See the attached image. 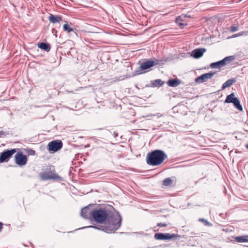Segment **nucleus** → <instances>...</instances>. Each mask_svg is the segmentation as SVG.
Segmentation results:
<instances>
[{
    "instance_id": "11",
    "label": "nucleus",
    "mask_w": 248,
    "mask_h": 248,
    "mask_svg": "<svg viewBox=\"0 0 248 248\" xmlns=\"http://www.w3.org/2000/svg\"><path fill=\"white\" fill-rule=\"evenodd\" d=\"M16 163L19 166H24L26 164L27 158L22 152H18L15 156Z\"/></svg>"
},
{
    "instance_id": "4",
    "label": "nucleus",
    "mask_w": 248,
    "mask_h": 248,
    "mask_svg": "<svg viewBox=\"0 0 248 248\" xmlns=\"http://www.w3.org/2000/svg\"><path fill=\"white\" fill-rule=\"evenodd\" d=\"M235 56H230L226 57L223 60L217 62H213L210 64V67L212 68H220L225 65L230 63L235 60Z\"/></svg>"
},
{
    "instance_id": "14",
    "label": "nucleus",
    "mask_w": 248,
    "mask_h": 248,
    "mask_svg": "<svg viewBox=\"0 0 248 248\" xmlns=\"http://www.w3.org/2000/svg\"><path fill=\"white\" fill-rule=\"evenodd\" d=\"M181 83V81L180 80L176 78H172L168 81L167 84L169 86L176 87L180 85Z\"/></svg>"
},
{
    "instance_id": "12",
    "label": "nucleus",
    "mask_w": 248,
    "mask_h": 248,
    "mask_svg": "<svg viewBox=\"0 0 248 248\" xmlns=\"http://www.w3.org/2000/svg\"><path fill=\"white\" fill-rule=\"evenodd\" d=\"M92 206V204H89L81 209V216L83 217L89 219H92V213L93 212V210H92L91 208Z\"/></svg>"
},
{
    "instance_id": "18",
    "label": "nucleus",
    "mask_w": 248,
    "mask_h": 248,
    "mask_svg": "<svg viewBox=\"0 0 248 248\" xmlns=\"http://www.w3.org/2000/svg\"><path fill=\"white\" fill-rule=\"evenodd\" d=\"M234 94L233 93H232L231 94L227 96L225 100V103H232L234 102L236 99L237 98L234 97Z\"/></svg>"
},
{
    "instance_id": "10",
    "label": "nucleus",
    "mask_w": 248,
    "mask_h": 248,
    "mask_svg": "<svg viewBox=\"0 0 248 248\" xmlns=\"http://www.w3.org/2000/svg\"><path fill=\"white\" fill-rule=\"evenodd\" d=\"M216 74L217 72H210L209 73L203 74L197 78L195 79V82L201 83L204 81H206L208 79H211Z\"/></svg>"
},
{
    "instance_id": "6",
    "label": "nucleus",
    "mask_w": 248,
    "mask_h": 248,
    "mask_svg": "<svg viewBox=\"0 0 248 248\" xmlns=\"http://www.w3.org/2000/svg\"><path fill=\"white\" fill-rule=\"evenodd\" d=\"M16 152V149L4 150L0 154V163L7 162L12 155Z\"/></svg>"
},
{
    "instance_id": "32",
    "label": "nucleus",
    "mask_w": 248,
    "mask_h": 248,
    "mask_svg": "<svg viewBox=\"0 0 248 248\" xmlns=\"http://www.w3.org/2000/svg\"><path fill=\"white\" fill-rule=\"evenodd\" d=\"M246 147L248 149V144L246 145Z\"/></svg>"
},
{
    "instance_id": "2",
    "label": "nucleus",
    "mask_w": 248,
    "mask_h": 248,
    "mask_svg": "<svg viewBox=\"0 0 248 248\" xmlns=\"http://www.w3.org/2000/svg\"><path fill=\"white\" fill-rule=\"evenodd\" d=\"M167 157V155L164 151L155 150L147 154L146 161L148 165L156 166L162 164Z\"/></svg>"
},
{
    "instance_id": "35",
    "label": "nucleus",
    "mask_w": 248,
    "mask_h": 248,
    "mask_svg": "<svg viewBox=\"0 0 248 248\" xmlns=\"http://www.w3.org/2000/svg\"><path fill=\"white\" fill-rule=\"evenodd\" d=\"M2 131L0 132V135L1 134H2Z\"/></svg>"
},
{
    "instance_id": "20",
    "label": "nucleus",
    "mask_w": 248,
    "mask_h": 248,
    "mask_svg": "<svg viewBox=\"0 0 248 248\" xmlns=\"http://www.w3.org/2000/svg\"><path fill=\"white\" fill-rule=\"evenodd\" d=\"M151 83L152 87L161 86L164 84V82H163L160 79H157L154 81H152Z\"/></svg>"
},
{
    "instance_id": "24",
    "label": "nucleus",
    "mask_w": 248,
    "mask_h": 248,
    "mask_svg": "<svg viewBox=\"0 0 248 248\" xmlns=\"http://www.w3.org/2000/svg\"><path fill=\"white\" fill-rule=\"evenodd\" d=\"M63 28L64 31H66L68 32H70L72 31H74V29L71 28L70 26L68 24H65L63 25Z\"/></svg>"
},
{
    "instance_id": "26",
    "label": "nucleus",
    "mask_w": 248,
    "mask_h": 248,
    "mask_svg": "<svg viewBox=\"0 0 248 248\" xmlns=\"http://www.w3.org/2000/svg\"><path fill=\"white\" fill-rule=\"evenodd\" d=\"M184 20H178L177 17L176 19V23L181 28H183L185 26L187 25L186 23H183Z\"/></svg>"
},
{
    "instance_id": "15",
    "label": "nucleus",
    "mask_w": 248,
    "mask_h": 248,
    "mask_svg": "<svg viewBox=\"0 0 248 248\" xmlns=\"http://www.w3.org/2000/svg\"><path fill=\"white\" fill-rule=\"evenodd\" d=\"M48 19L51 23H56L60 22L62 20V17L61 16L53 15L50 14L48 17Z\"/></svg>"
},
{
    "instance_id": "7",
    "label": "nucleus",
    "mask_w": 248,
    "mask_h": 248,
    "mask_svg": "<svg viewBox=\"0 0 248 248\" xmlns=\"http://www.w3.org/2000/svg\"><path fill=\"white\" fill-rule=\"evenodd\" d=\"M41 179L43 181H46L51 179H57L62 180V178L56 173H51L50 172H42L39 174Z\"/></svg>"
},
{
    "instance_id": "31",
    "label": "nucleus",
    "mask_w": 248,
    "mask_h": 248,
    "mask_svg": "<svg viewBox=\"0 0 248 248\" xmlns=\"http://www.w3.org/2000/svg\"><path fill=\"white\" fill-rule=\"evenodd\" d=\"M3 223L2 222H0V232L1 231L2 228H3Z\"/></svg>"
},
{
    "instance_id": "28",
    "label": "nucleus",
    "mask_w": 248,
    "mask_h": 248,
    "mask_svg": "<svg viewBox=\"0 0 248 248\" xmlns=\"http://www.w3.org/2000/svg\"><path fill=\"white\" fill-rule=\"evenodd\" d=\"M167 226V224L165 223H157V226L159 227H166Z\"/></svg>"
},
{
    "instance_id": "17",
    "label": "nucleus",
    "mask_w": 248,
    "mask_h": 248,
    "mask_svg": "<svg viewBox=\"0 0 248 248\" xmlns=\"http://www.w3.org/2000/svg\"><path fill=\"white\" fill-rule=\"evenodd\" d=\"M236 80L234 78H231L227 80L225 82H224L222 87L221 90H224L225 88L230 87L231 86L233 83L235 82Z\"/></svg>"
},
{
    "instance_id": "16",
    "label": "nucleus",
    "mask_w": 248,
    "mask_h": 248,
    "mask_svg": "<svg viewBox=\"0 0 248 248\" xmlns=\"http://www.w3.org/2000/svg\"><path fill=\"white\" fill-rule=\"evenodd\" d=\"M38 46L39 48L43 50H44L47 52L49 51L51 49L50 45L48 43H46L44 42L38 43Z\"/></svg>"
},
{
    "instance_id": "5",
    "label": "nucleus",
    "mask_w": 248,
    "mask_h": 248,
    "mask_svg": "<svg viewBox=\"0 0 248 248\" xmlns=\"http://www.w3.org/2000/svg\"><path fill=\"white\" fill-rule=\"evenodd\" d=\"M159 63L158 60H156L155 61L151 60L143 62L139 67V69L136 71V73L137 74L144 73L146 70Z\"/></svg>"
},
{
    "instance_id": "13",
    "label": "nucleus",
    "mask_w": 248,
    "mask_h": 248,
    "mask_svg": "<svg viewBox=\"0 0 248 248\" xmlns=\"http://www.w3.org/2000/svg\"><path fill=\"white\" fill-rule=\"evenodd\" d=\"M205 51V48H196L192 51L191 56L194 58L198 59L202 57Z\"/></svg>"
},
{
    "instance_id": "27",
    "label": "nucleus",
    "mask_w": 248,
    "mask_h": 248,
    "mask_svg": "<svg viewBox=\"0 0 248 248\" xmlns=\"http://www.w3.org/2000/svg\"><path fill=\"white\" fill-rule=\"evenodd\" d=\"M238 29H239L238 26H232L229 28V31L232 32H234L235 31H237L238 30Z\"/></svg>"
},
{
    "instance_id": "25",
    "label": "nucleus",
    "mask_w": 248,
    "mask_h": 248,
    "mask_svg": "<svg viewBox=\"0 0 248 248\" xmlns=\"http://www.w3.org/2000/svg\"><path fill=\"white\" fill-rule=\"evenodd\" d=\"M199 221L202 222L204 226H212V224L208 222L207 220L204 219V218H200L199 219Z\"/></svg>"
},
{
    "instance_id": "1",
    "label": "nucleus",
    "mask_w": 248,
    "mask_h": 248,
    "mask_svg": "<svg viewBox=\"0 0 248 248\" xmlns=\"http://www.w3.org/2000/svg\"><path fill=\"white\" fill-rule=\"evenodd\" d=\"M122 221V217L119 212L115 213H110L105 222L102 223V225H99L97 227L89 226L82 227L81 229L94 228L104 232L110 231L114 232L121 227ZM79 229L80 228L76 229V231Z\"/></svg>"
},
{
    "instance_id": "33",
    "label": "nucleus",
    "mask_w": 248,
    "mask_h": 248,
    "mask_svg": "<svg viewBox=\"0 0 248 248\" xmlns=\"http://www.w3.org/2000/svg\"><path fill=\"white\" fill-rule=\"evenodd\" d=\"M158 231V230L155 229V230H154V232H156V231Z\"/></svg>"
},
{
    "instance_id": "30",
    "label": "nucleus",
    "mask_w": 248,
    "mask_h": 248,
    "mask_svg": "<svg viewBox=\"0 0 248 248\" xmlns=\"http://www.w3.org/2000/svg\"><path fill=\"white\" fill-rule=\"evenodd\" d=\"M30 155H35V151L33 150H31Z\"/></svg>"
},
{
    "instance_id": "9",
    "label": "nucleus",
    "mask_w": 248,
    "mask_h": 248,
    "mask_svg": "<svg viewBox=\"0 0 248 248\" xmlns=\"http://www.w3.org/2000/svg\"><path fill=\"white\" fill-rule=\"evenodd\" d=\"M62 142L61 140H55L48 143V148L49 151L55 152L62 149Z\"/></svg>"
},
{
    "instance_id": "21",
    "label": "nucleus",
    "mask_w": 248,
    "mask_h": 248,
    "mask_svg": "<svg viewBox=\"0 0 248 248\" xmlns=\"http://www.w3.org/2000/svg\"><path fill=\"white\" fill-rule=\"evenodd\" d=\"M235 240L238 242H248V235H244L235 237Z\"/></svg>"
},
{
    "instance_id": "19",
    "label": "nucleus",
    "mask_w": 248,
    "mask_h": 248,
    "mask_svg": "<svg viewBox=\"0 0 248 248\" xmlns=\"http://www.w3.org/2000/svg\"><path fill=\"white\" fill-rule=\"evenodd\" d=\"M173 180L171 178H167L163 181L162 185L163 187L170 186L172 185Z\"/></svg>"
},
{
    "instance_id": "8",
    "label": "nucleus",
    "mask_w": 248,
    "mask_h": 248,
    "mask_svg": "<svg viewBox=\"0 0 248 248\" xmlns=\"http://www.w3.org/2000/svg\"><path fill=\"white\" fill-rule=\"evenodd\" d=\"M180 236L174 233H155V238L157 240H176Z\"/></svg>"
},
{
    "instance_id": "34",
    "label": "nucleus",
    "mask_w": 248,
    "mask_h": 248,
    "mask_svg": "<svg viewBox=\"0 0 248 248\" xmlns=\"http://www.w3.org/2000/svg\"><path fill=\"white\" fill-rule=\"evenodd\" d=\"M67 232L71 233V232H73L72 231H69V232Z\"/></svg>"
},
{
    "instance_id": "29",
    "label": "nucleus",
    "mask_w": 248,
    "mask_h": 248,
    "mask_svg": "<svg viewBox=\"0 0 248 248\" xmlns=\"http://www.w3.org/2000/svg\"><path fill=\"white\" fill-rule=\"evenodd\" d=\"M242 35V33H237V34H233L232 35V38H234V37H238V36H239L240 35Z\"/></svg>"
},
{
    "instance_id": "3",
    "label": "nucleus",
    "mask_w": 248,
    "mask_h": 248,
    "mask_svg": "<svg viewBox=\"0 0 248 248\" xmlns=\"http://www.w3.org/2000/svg\"><path fill=\"white\" fill-rule=\"evenodd\" d=\"M109 213L105 209H93L92 213V218L100 225H102L108 217Z\"/></svg>"
},
{
    "instance_id": "22",
    "label": "nucleus",
    "mask_w": 248,
    "mask_h": 248,
    "mask_svg": "<svg viewBox=\"0 0 248 248\" xmlns=\"http://www.w3.org/2000/svg\"><path fill=\"white\" fill-rule=\"evenodd\" d=\"M235 108L239 111L243 110V108L242 105L240 104V101L238 98L236 99L232 103Z\"/></svg>"
},
{
    "instance_id": "23",
    "label": "nucleus",
    "mask_w": 248,
    "mask_h": 248,
    "mask_svg": "<svg viewBox=\"0 0 248 248\" xmlns=\"http://www.w3.org/2000/svg\"><path fill=\"white\" fill-rule=\"evenodd\" d=\"M186 17L191 18V15L188 13L186 14H182L181 16L177 17V20H185Z\"/></svg>"
}]
</instances>
